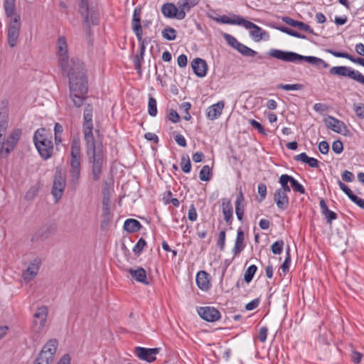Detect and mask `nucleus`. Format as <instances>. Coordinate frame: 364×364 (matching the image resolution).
Here are the masks:
<instances>
[{
  "instance_id": "obj_1",
  "label": "nucleus",
  "mask_w": 364,
  "mask_h": 364,
  "mask_svg": "<svg viewBox=\"0 0 364 364\" xmlns=\"http://www.w3.org/2000/svg\"><path fill=\"white\" fill-rule=\"evenodd\" d=\"M59 63L69 78L70 97L77 107H80L87 97L88 87L84 63L78 58H72L68 63V44L64 36L57 42Z\"/></svg>"
},
{
  "instance_id": "obj_2",
  "label": "nucleus",
  "mask_w": 364,
  "mask_h": 364,
  "mask_svg": "<svg viewBox=\"0 0 364 364\" xmlns=\"http://www.w3.org/2000/svg\"><path fill=\"white\" fill-rule=\"evenodd\" d=\"M92 112V106L90 104L86 105L84 109L82 132L86 145V153L89 163L91 164L92 179L97 181L101 177L105 155L102 146L103 136L100 135V130H95L97 135V140L93 136Z\"/></svg>"
},
{
  "instance_id": "obj_3",
  "label": "nucleus",
  "mask_w": 364,
  "mask_h": 364,
  "mask_svg": "<svg viewBox=\"0 0 364 364\" xmlns=\"http://www.w3.org/2000/svg\"><path fill=\"white\" fill-rule=\"evenodd\" d=\"M16 0H4V9L6 16L11 18L8 23L7 38L11 48H14L20 34L21 17L15 13Z\"/></svg>"
},
{
  "instance_id": "obj_4",
  "label": "nucleus",
  "mask_w": 364,
  "mask_h": 364,
  "mask_svg": "<svg viewBox=\"0 0 364 364\" xmlns=\"http://www.w3.org/2000/svg\"><path fill=\"white\" fill-rule=\"evenodd\" d=\"M70 156V181L76 184L80 175L81 146L79 137H75L72 141Z\"/></svg>"
},
{
  "instance_id": "obj_5",
  "label": "nucleus",
  "mask_w": 364,
  "mask_h": 364,
  "mask_svg": "<svg viewBox=\"0 0 364 364\" xmlns=\"http://www.w3.org/2000/svg\"><path fill=\"white\" fill-rule=\"evenodd\" d=\"M268 55L287 63H297L306 61L313 65H315L317 57L304 56L292 51L282 50L279 49H271Z\"/></svg>"
},
{
  "instance_id": "obj_6",
  "label": "nucleus",
  "mask_w": 364,
  "mask_h": 364,
  "mask_svg": "<svg viewBox=\"0 0 364 364\" xmlns=\"http://www.w3.org/2000/svg\"><path fill=\"white\" fill-rule=\"evenodd\" d=\"M58 348V341L50 339L43 347L33 364H52Z\"/></svg>"
},
{
  "instance_id": "obj_7",
  "label": "nucleus",
  "mask_w": 364,
  "mask_h": 364,
  "mask_svg": "<svg viewBox=\"0 0 364 364\" xmlns=\"http://www.w3.org/2000/svg\"><path fill=\"white\" fill-rule=\"evenodd\" d=\"M141 7H136L134 9L132 19V28L135 33L138 41L140 43V50H141V54L144 55L146 45L151 42V38H142L143 30L141 24Z\"/></svg>"
},
{
  "instance_id": "obj_8",
  "label": "nucleus",
  "mask_w": 364,
  "mask_h": 364,
  "mask_svg": "<svg viewBox=\"0 0 364 364\" xmlns=\"http://www.w3.org/2000/svg\"><path fill=\"white\" fill-rule=\"evenodd\" d=\"M78 12L83 18L84 23L90 27V24L99 23L98 14L93 9H90L88 0H77Z\"/></svg>"
},
{
  "instance_id": "obj_9",
  "label": "nucleus",
  "mask_w": 364,
  "mask_h": 364,
  "mask_svg": "<svg viewBox=\"0 0 364 364\" xmlns=\"http://www.w3.org/2000/svg\"><path fill=\"white\" fill-rule=\"evenodd\" d=\"M329 73L339 77H348L360 83L364 84V76L358 70L347 66H335L330 69Z\"/></svg>"
},
{
  "instance_id": "obj_10",
  "label": "nucleus",
  "mask_w": 364,
  "mask_h": 364,
  "mask_svg": "<svg viewBox=\"0 0 364 364\" xmlns=\"http://www.w3.org/2000/svg\"><path fill=\"white\" fill-rule=\"evenodd\" d=\"M48 308L46 306L38 307L34 315L33 319L32 331L36 333L40 334L43 330L48 316Z\"/></svg>"
},
{
  "instance_id": "obj_11",
  "label": "nucleus",
  "mask_w": 364,
  "mask_h": 364,
  "mask_svg": "<svg viewBox=\"0 0 364 364\" xmlns=\"http://www.w3.org/2000/svg\"><path fill=\"white\" fill-rule=\"evenodd\" d=\"M57 230L55 223H46L42 225L31 237L32 242L43 241L53 235Z\"/></svg>"
},
{
  "instance_id": "obj_12",
  "label": "nucleus",
  "mask_w": 364,
  "mask_h": 364,
  "mask_svg": "<svg viewBox=\"0 0 364 364\" xmlns=\"http://www.w3.org/2000/svg\"><path fill=\"white\" fill-rule=\"evenodd\" d=\"M197 311L201 318L208 322H215L221 317L220 312L213 306H200Z\"/></svg>"
},
{
  "instance_id": "obj_13",
  "label": "nucleus",
  "mask_w": 364,
  "mask_h": 364,
  "mask_svg": "<svg viewBox=\"0 0 364 364\" xmlns=\"http://www.w3.org/2000/svg\"><path fill=\"white\" fill-rule=\"evenodd\" d=\"M160 350V348H146L138 346L135 348L134 353L139 359L151 363L156 360V355Z\"/></svg>"
},
{
  "instance_id": "obj_14",
  "label": "nucleus",
  "mask_w": 364,
  "mask_h": 364,
  "mask_svg": "<svg viewBox=\"0 0 364 364\" xmlns=\"http://www.w3.org/2000/svg\"><path fill=\"white\" fill-rule=\"evenodd\" d=\"M65 188V179L61 176L60 173L56 174L53 180L52 188V194L55 199V201L59 200L63 193Z\"/></svg>"
},
{
  "instance_id": "obj_15",
  "label": "nucleus",
  "mask_w": 364,
  "mask_h": 364,
  "mask_svg": "<svg viewBox=\"0 0 364 364\" xmlns=\"http://www.w3.org/2000/svg\"><path fill=\"white\" fill-rule=\"evenodd\" d=\"M242 26H244L246 29H252V31L250 32V34L251 37L254 38L257 42L259 41L264 38V36L267 35V32L263 31L259 26L245 18Z\"/></svg>"
},
{
  "instance_id": "obj_16",
  "label": "nucleus",
  "mask_w": 364,
  "mask_h": 364,
  "mask_svg": "<svg viewBox=\"0 0 364 364\" xmlns=\"http://www.w3.org/2000/svg\"><path fill=\"white\" fill-rule=\"evenodd\" d=\"M325 124L326 127L338 134H344V132H347V127L345 123L332 116H328L325 119Z\"/></svg>"
},
{
  "instance_id": "obj_17",
  "label": "nucleus",
  "mask_w": 364,
  "mask_h": 364,
  "mask_svg": "<svg viewBox=\"0 0 364 364\" xmlns=\"http://www.w3.org/2000/svg\"><path fill=\"white\" fill-rule=\"evenodd\" d=\"M41 265V261L38 259H35L31 262L27 269L23 272V279L26 282H31L37 275Z\"/></svg>"
},
{
  "instance_id": "obj_18",
  "label": "nucleus",
  "mask_w": 364,
  "mask_h": 364,
  "mask_svg": "<svg viewBox=\"0 0 364 364\" xmlns=\"http://www.w3.org/2000/svg\"><path fill=\"white\" fill-rule=\"evenodd\" d=\"M36 148L44 160L50 159L53 154V144L50 139H48L44 142L39 141L38 145Z\"/></svg>"
},
{
  "instance_id": "obj_19",
  "label": "nucleus",
  "mask_w": 364,
  "mask_h": 364,
  "mask_svg": "<svg viewBox=\"0 0 364 364\" xmlns=\"http://www.w3.org/2000/svg\"><path fill=\"white\" fill-rule=\"evenodd\" d=\"M161 13L163 15L169 18H176L178 20H183V18L180 16V9L178 6H176L172 3H166L161 6Z\"/></svg>"
},
{
  "instance_id": "obj_20",
  "label": "nucleus",
  "mask_w": 364,
  "mask_h": 364,
  "mask_svg": "<svg viewBox=\"0 0 364 364\" xmlns=\"http://www.w3.org/2000/svg\"><path fill=\"white\" fill-rule=\"evenodd\" d=\"M191 66L194 73L199 77H203L207 74L208 65L202 58H196L191 62Z\"/></svg>"
},
{
  "instance_id": "obj_21",
  "label": "nucleus",
  "mask_w": 364,
  "mask_h": 364,
  "mask_svg": "<svg viewBox=\"0 0 364 364\" xmlns=\"http://www.w3.org/2000/svg\"><path fill=\"white\" fill-rule=\"evenodd\" d=\"M224 106L225 102L223 101H219L208 107L206 110L207 118L210 120L218 119L221 115Z\"/></svg>"
},
{
  "instance_id": "obj_22",
  "label": "nucleus",
  "mask_w": 364,
  "mask_h": 364,
  "mask_svg": "<svg viewBox=\"0 0 364 364\" xmlns=\"http://www.w3.org/2000/svg\"><path fill=\"white\" fill-rule=\"evenodd\" d=\"M338 183L340 188L348 196L349 199L364 210V200L353 194L350 188L341 181H338Z\"/></svg>"
},
{
  "instance_id": "obj_23",
  "label": "nucleus",
  "mask_w": 364,
  "mask_h": 364,
  "mask_svg": "<svg viewBox=\"0 0 364 364\" xmlns=\"http://www.w3.org/2000/svg\"><path fill=\"white\" fill-rule=\"evenodd\" d=\"M274 200L279 209L286 210L289 205V199L287 193L276 190L274 193Z\"/></svg>"
},
{
  "instance_id": "obj_24",
  "label": "nucleus",
  "mask_w": 364,
  "mask_h": 364,
  "mask_svg": "<svg viewBox=\"0 0 364 364\" xmlns=\"http://www.w3.org/2000/svg\"><path fill=\"white\" fill-rule=\"evenodd\" d=\"M209 274L205 271H200L196 274V284L199 289L207 291L210 287Z\"/></svg>"
},
{
  "instance_id": "obj_25",
  "label": "nucleus",
  "mask_w": 364,
  "mask_h": 364,
  "mask_svg": "<svg viewBox=\"0 0 364 364\" xmlns=\"http://www.w3.org/2000/svg\"><path fill=\"white\" fill-rule=\"evenodd\" d=\"M128 272L131 274L132 278L135 279L138 282L145 285L150 284L147 279L146 272L143 267H138L136 269H129Z\"/></svg>"
},
{
  "instance_id": "obj_26",
  "label": "nucleus",
  "mask_w": 364,
  "mask_h": 364,
  "mask_svg": "<svg viewBox=\"0 0 364 364\" xmlns=\"http://www.w3.org/2000/svg\"><path fill=\"white\" fill-rule=\"evenodd\" d=\"M200 0H182L178 2V9H180V16L185 18L186 13L188 12L191 8L198 4Z\"/></svg>"
},
{
  "instance_id": "obj_27",
  "label": "nucleus",
  "mask_w": 364,
  "mask_h": 364,
  "mask_svg": "<svg viewBox=\"0 0 364 364\" xmlns=\"http://www.w3.org/2000/svg\"><path fill=\"white\" fill-rule=\"evenodd\" d=\"M222 207L224 220L227 223L231 224L233 210L230 200L228 198H223Z\"/></svg>"
},
{
  "instance_id": "obj_28",
  "label": "nucleus",
  "mask_w": 364,
  "mask_h": 364,
  "mask_svg": "<svg viewBox=\"0 0 364 364\" xmlns=\"http://www.w3.org/2000/svg\"><path fill=\"white\" fill-rule=\"evenodd\" d=\"M245 235L241 228H239L237 232V237L235 242L234 247L232 249V253L234 256L238 255L242 250L245 248L244 244Z\"/></svg>"
},
{
  "instance_id": "obj_29",
  "label": "nucleus",
  "mask_w": 364,
  "mask_h": 364,
  "mask_svg": "<svg viewBox=\"0 0 364 364\" xmlns=\"http://www.w3.org/2000/svg\"><path fill=\"white\" fill-rule=\"evenodd\" d=\"M326 51L328 53H331V55H333L335 57L343 58L348 59L351 62L355 63H358V64H359V65H360L364 67V58H355L353 56H352L350 54H348V53L336 51V50H331V49H327Z\"/></svg>"
},
{
  "instance_id": "obj_30",
  "label": "nucleus",
  "mask_w": 364,
  "mask_h": 364,
  "mask_svg": "<svg viewBox=\"0 0 364 364\" xmlns=\"http://www.w3.org/2000/svg\"><path fill=\"white\" fill-rule=\"evenodd\" d=\"M294 159L296 161L305 163L311 168H318L319 166V162L316 159L308 156L304 152L295 156Z\"/></svg>"
},
{
  "instance_id": "obj_31",
  "label": "nucleus",
  "mask_w": 364,
  "mask_h": 364,
  "mask_svg": "<svg viewBox=\"0 0 364 364\" xmlns=\"http://www.w3.org/2000/svg\"><path fill=\"white\" fill-rule=\"evenodd\" d=\"M244 195L242 190L240 191L235 201V213L239 220H242L244 215Z\"/></svg>"
},
{
  "instance_id": "obj_32",
  "label": "nucleus",
  "mask_w": 364,
  "mask_h": 364,
  "mask_svg": "<svg viewBox=\"0 0 364 364\" xmlns=\"http://www.w3.org/2000/svg\"><path fill=\"white\" fill-rule=\"evenodd\" d=\"M244 18L240 16H235L234 18H231L226 15L215 18V21L225 24H234L242 26Z\"/></svg>"
},
{
  "instance_id": "obj_33",
  "label": "nucleus",
  "mask_w": 364,
  "mask_h": 364,
  "mask_svg": "<svg viewBox=\"0 0 364 364\" xmlns=\"http://www.w3.org/2000/svg\"><path fill=\"white\" fill-rule=\"evenodd\" d=\"M141 228V223L136 219H127L124 223V229L127 232H136Z\"/></svg>"
},
{
  "instance_id": "obj_34",
  "label": "nucleus",
  "mask_w": 364,
  "mask_h": 364,
  "mask_svg": "<svg viewBox=\"0 0 364 364\" xmlns=\"http://www.w3.org/2000/svg\"><path fill=\"white\" fill-rule=\"evenodd\" d=\"M21 131L20 129L14 130L6 139L7 144L9 149L12 151L17 142L20 139Z\"/></svg>"
},
{
  "instance_id": "obj_35",
  "label": "nucleus",
  "mask_w": 364,
  "mask_h": 364,
  "mask_svg": "<svg viewBox=\"0 0 364 364\" xmlns=\"http://www.w3.org/2000/svg\"><path fill=\"white\" fill-rule=\"evenodd\" d=\"M289 175L282 174L279 178V183L281 185V188H278L277 191H282V193H289L291 191V188L289 186Z\"/></svg>"
},
{
  "instance_id": "obj_36",
  "label": "nucleus",
  "mask_w": 364,
  "mask_h": 364,
  "mask_svg": "<svg viewBox=\"0 0 364 364\" xmlns=\"http://www.w3.org/2000/svg\"><path fill=\"white\" fill-rule=\"evenodd\" d=\"M102 220L100 226L102 230H105L108 226L112 218L109 206L102 207Z\"/></svg>"
},
{
  "instance_id": "obj_37",
  "label": "nucleus",
  "mask_w": 364,
  "mask_h": 364,
  "mask_svg": "<svg viewBox=\"0 0 364 364\" xmlns=\"http://www.w3.org/2000/svg\"><path fill=\"white\" fill-rule=\"evenodd\" d=\"M48 139L46 134V129L44 128L38 129L36 131L33 136V142L35 146L38 145V141H41L43 142L46 141Z\"/></svg>"
},
{
  "instance_id": "obj_38",
  "label": "nucleus",
  "mask_w": 364,
  "mask_h": 364,
  "mask_svg": "<svg viewBox=\"0 0 364 364\" xmlns=\"http://www.w3.org/2000/svg\"><path fill=\"white\" fill-rule=\"evenodd\" d=\"M289 183L294 191L299 193L300 194H305L306 190L304 187L294 177L289 176Z\"/></svg>"
},
{
  "instance_id": "obj_39",
  "label": "nucleus",
  "mask_w": 364,
  "mask_h": 364,
  "mask_svg": "<svg viewBox=\"0 0 364 364\" xmlns=\"http://www.w3.org/2000/svg\"><path fill=\"white\" fill-rule=\"evenodd\" d=\"M181 167L182 171L188 173L191 171V164L188 154H183L181 159Z\"/></svg>"
},
{
  "instance_id": "obj_40",
  "label": "nucleus",
  "mask_w": 364,
  "mask_h": 364,
  "mask_svg": "<svg viewBox=\"0 0 364 364\" xmlns=\"http://www.w3.org/2000/svg\"><path fill=\"white\" fill-rule=\"evenodd\" d=\"M8 121L6 116L0 112V138L6 139Z\"/></svg>"
},
{
  "instance_id": "obj_41",
  "label": "nucleus",
  "mask_w": 364,
  "mask_h": 364,
  "mask_svg": "<svg viewBox=\"0 0 364 364\" xmlns=\"http://www.w3.org/2000/svg\"><path fill=\"white\" fill-rule=\"evenodd\" d=\"M148 113L151 117H155L157 114V104L156 99L149 95L148 102Z\"/></svg>"
},
{
  "instance_id": "obj_42",
  "label": "nucleus",
  "mask_w": 364,
  "mask_h": 364,
  "mask_svg": "<svg viewBox=\"0 0 364 364\" xmlns=\"http://www.w3.org/2000/svg\"><path fill=\"white\" fill-rule=\"evenodd\" d=\"M240 54L246 57H253L257 54V52L245 45L241 43L237 50Z\"/></svg>"
},
{
  "instance_id": "obj_43",
  "label": "nucleus",
  "mask_w": 364,
  "mask_h": 364,
  "mask_svg": "<svg viewBox=\"0 0 364 364\" xmlns=\"http://www.w3.org/2000/svg\"><path fill=\"white\" fill-rule=\"evenodd\" d=\"M162 36L168 41H173L176 38V31L171 27H166L162 31Z\"/></svg>"
},
{
  "instance_id": "obj_44",
  "label": "nucleus",
  "mask_w": 364,
  "mask_h": 364,
  "mask_svg": "<svg viewBox=\"0 0 364 364\" xmlns=\"http://www.w3.org/2000/svg\"><path fill=\"white\" fill-rule=\"evenodd\" d=\"M257 270V267L255 264L250 265L247 269V270L245 272V275H244V280L245 281V282L250 283L252 280L253 277H254L255 274L256 273Z\"/></svg>"
},
{
  "instance_id": "obj_45",
  "label": "nucleus",
  "mask_w": 364,
  "mask_h": 364,
  "mask_svg": "<svg viewBox=\"0 0 364 364\" xmlns=\"http://www.w3.org/2000/svg\"><path fill=\"white\" fill-rule=\"evenodd\" d=\"M277 87L287 91L289 90H301L304 88L302 84H279Z\"/></svg>"
},
{
  "instance_id": "obj_46",
  "label": "nucleus",
  "mask_w": 364,
  "mask_h": 364,
  "mask_svg": "<svg viewBox=\"0 0 364 364\" xmlns=\"http://www.w3.org/2000/svg\"><path fill=\"white\" fill-rule=\"evenodd\" d=\"M223 36L231 47L237 50V48H239V46H240L241 43H240L234 36H231L230 34L223 33Z\"/></svg>"
},
{
  "instance_id": "obj_47",
  "label": "nucleus",
  "mask_w": 364,
  "mask_h": 364,
  "mask_svg": "<svg viewBox=\"0 0 364 364\" xmlns=\"http://www.w3.org/2000/svg\"><path fill=\"white\" fill-rule=\"evenodd\" d=\"M11 151L6 139L0 138V157H5Z\"/></svg>"
},
{
  "instance_id": "obj_48",
  "label": "nucleus",
  "mask_w": 364,
  "mask_h": 364,
  "mask_svg": "<svg viewBox=\"0 0 364 364\" xmlns=\"http://www.w3.org/2000/svg\"><path fill=\"white\" fill-rule=\"evenodd\" d=\"M210 174L211 173L209 166L205 165L203 166L202 169L199 173L200 179L203 181H208L210 180Z\"/></svg>"
},
{
  "instance_id": "obj_49",
  "label": "nucleus",
  "mask_w": 364,
  "mask_h": 364,
  "mask_svg": "<svg viewBox=\"0 0 364 364\" xmlns=\"http://www.w3.org/2000/svg\"><path fill=\"white\" fill-rule=\"evenodd\" d=\"M284 242L282 240L274 242L271 246V250L274 255H280L282 252Z\"/></svg>"
},
{
  "instance_id": "obj_50",
  "label": "nucleus",
  "mask_w": 364,
  "mask_h": 364,
  "mask_svg": "<svg viewBox=\"0 0 364 364\" xmlns=\"http://www.w3.org/2000/svg\"><path fill=\"white\" fill-rule=\"evenodd\" d=\"M146 245V242L145 241V240L144 238H140L138 242H136V244L134 245V247H133V252L136 254V255H139L144 247Z\"/></svg>"
},
{
  "instance_id": "obj_51",
  "label": "nucleus",
  "mask_w": 364,
  "mask_h": 364,
  "mask_svg": "<svg viewBox=\"0 0 364 364\" xmlns=\"http://www.w3.org/2000/svg\"><path fill=\"white\" fill-rule=\"evenodd\" d=\"M38 193V187L33 186L31 187L25 195V198L28 200H33Z\"/></svg>"
},
{
  "instance_id": "obj_52",
  "label": "nucleus",
  "mask_w": 364,
  "mask_h": 364,
  "mask_svg": "<svg viewBox=\"0 0 364 364\" xmlns=\"http://www.w3.org/2000/svg\"><path fill=\"white\" fill-rule=\"evenodd\" d=\"M250 124L251 126H252L254 128L257 129V131L262 135H267V132L265 130V129L263 127V126L258 122L255 119H250L249 120Z\"/></svg>"
},
{
  "instance_id": "obj_53",
  "label": "nucleus",
  "mask_w": 364,
  "mask_h": 364,
  "mask_svg": "<svg viewBox=\"0 0 364 364\" xmlns=\"http://www.w3.org/2000/svg\"><path fill=\"white\" fill-rule=\"evenodd\" d=\"M354 111L356 116L360 119L364 118V104L359 103L358 105L354 104Z\"/></svg>"
},
{
  "instance_id": "obj_54",
  "label": "nucleus",
  "mask_w": 364,
  "mask_h": 364,
  "mask_svg": "<svg viewBox=\"0 0 364 364\" xmlns=\"http://www.w3.org/2000/svg\"><path fill=\"white\" fill-rule=\"evenodd\" d=\"M225 244V231L222 230L219 233L218 240L217 242V245L221 251L224 250Z\"/></svg>"
},
{
  "instance_id": "obj_55",
  "label": "nucleus",
  "mask_w": 364,
  "mask_h": 364,
  "mask_svg": "<svg viewBox=\"0 0 364 364\" xmlns=\"http://www.w3.org/2000/svg\"><path fill=\"white\" fill-rule=\"evenodd\" d=\"M323 215L325 216L326 223L328 225H331L332 221L337 218V214L331 210H328Z\"/></svg>"
},
{
  "instance_id": "obj_56",
  "label": "nucleus",
  "mask_w": 364,
  "mask_h": 364,
  "mask_svg": "<svg viewBox=\"0 0 364 364\" xmlns=\"http://www.w3.org/2000/svg\"><path fill=\"white\" fill-rule=\"evenodd\" d=\"M332 149L336 154H341L343 150V145L341 140L334 141L332 144Z\"/></svg>"
},
{
  "instance_id": "obj_57",
  "label": "nucleus",
  "mask_w": 364,
  "mask_h": 364,
  "mask_svg": "<svg viewBox=\"0 0 364 364\" xmlns=\"http://www.w3.org/2000/svg\"><path fill=\"white\" fill-rule=\"evenodd\" d=\"M282 20L285 23H287L289 26H294V27H297V28L299 26L300 23H301V21L294 20L289 16H283L282 18Z\"/></svg>"
},
{
  "instance_id": "obj_58",
  "label": "nucleus",
  "mask_w": 364,
  "mask_h": 364,
  "mask_svg": "<svg viewBox=\"0 0 364 364\" xmlns=\"http://www.w3.org/2000/svg\"><path fill=\"white\" fill-rule=\"evenodd\" d=\"M258 193L260 196V200H263L265 198H266V196H267V186L263 183H261L258 185Z\"/></svg>"
},
{
  "instance_id": "obj_59",
  "label": "nucleus",
  "mask_w": 364,
  "mask_h": 364,
  "mask_svg": "<svg viewBox=\"0 0 364 364\" xmlns=\"http://www.w3.org/2000/svg\"><path fill=\"white\" fill-rule=\"evenodd\" d=\"M197 217H198V215H197L196 209L194 205L192 204L190 206L189 210H188V218L191 221H195V220H196Z\"/></svg>"
},
{
  "instance_id": "obj_60",
  "label": "nucleus",
  "mask_w": 364,
  "mask_h": 364,
  "mask_svg": "<svg viewBox=\"0 0 364 364\" xmlns=\"http://www.w3.org/2000/svg\"><path fill=\"white\" fill-rule=\"evenodd\" d=\"M168 118L173 123H177L180 121V116L174 109H171L168 115Z\"/></svg>"
},
{
  "instance_id": "obj_61",
  "label": "nucleus",
  "mask_w": 364,
  "mask_h": 364,
  "mask_svg": "<svg viewBox=\"0 0 364 364\" xmlns=\"http://www.w3.org/2000/svg\"><path fill=\"white\" fill-rule=\"evenodd\" d=\"M267 331L268 328L266 326H263L259 329L258 338L261 342L264 343L267 340Z\"/></svg>"
},
{
  "instance_id": "obj_62",
  "label": "nucleus",
  "mask_w": 364,
  "mask_h": 364,
  "mask_svg": "<svg viewBox=\"0 0 364 364\" xmlns=\"http://www.w3.org/2000/svg\"><path fill=\"white\" fill-rule=\"evenodd\" d=\"M109 192L108 189L103 190L102 207L109 206Z\"/></svg>"
},
{
  "instance_id": "obj_63",
  "label": "nucleus",
  "mask_w": 364,
  "mask_h": 364,
  "mask_svg": "<svg viewBox=\"0 0 364 364\" xmlns=\"http://www.w3.org/2000/svg\"><path fill=\"white\" fill-rule=\"evenodd\" d=\"M318 149L321 154H326L329 151V145L326 141H321L318 144Z\"/></svg>"
},
{
  "instance_id": "obj_64",
  "label": "nucleus",
  "mask_w": 364,
  "mask_h": 364,
  "mask_svg": "<svg viewBox=\"0 0 364 364\" xmlns=\"http://www.w3.org/2000/svg\"><path fill=\"white\" fill-rule=\"evenodd\" d=\"M342 179L346 182H351L354 179V176L352 172L346 170L342 173Z\"/></svg>"
}]
</instances>
